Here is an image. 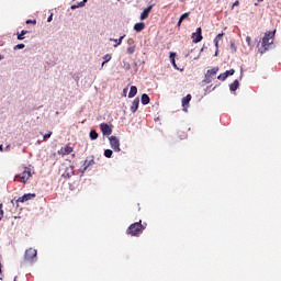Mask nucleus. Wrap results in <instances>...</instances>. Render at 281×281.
I'll return each instance as SVG.
<instances>
[{"label": "nucleus", "mask_w": 281, "mask_h": 281, "mask_svg": "<svg viewBox=\"0 0 281 281\" xmlns=\"http://www.w3.org/2000/svg\"><path fill=\"white\" fill-rule=\"evenodd\" d=\"M13 49H25V44H18L13 47Z\"/></svg>", "instance_id": "obj_32"}, {"label": "nucleus", "mask_w": 281, "mask_h": 281, "mask_svg": "<svg viewBox=\"0 0 281 281\" xmlns=\"http://www.w3.org/2000/svg\"><path fill=\"white\" fill-rule=\"evenodd\" d=\"M33 24V25H36V20H27L26 21V25H30V24Z\"/></svg>", "instance_id": "obj_35"}, {"label": "nucleus", "mask_w": 281, "mask_h": 281, "mask_svg": "<svg viewBox=\"0 0 281 281\" xmlns=\"http://www.w3.org/2000/svg\"><path fill=\"white\" fill-rule=\"evenodd\" d=\"M240 87V82H238V79H236L233 83L229 85L231 91H236Z\"/></svg>", "instance_id": "obj_20"}, {"label": "nucleus", "mask_w": 281, "mask_h": 281, "mask_svg": "<svg viewBox=\"0 0 281 281\" xmlns=\"http://www.w3.org/2000/svg\"><path fill=\"white\" fill-rule=\"evenodd\" d=\"M215 56H218V49L216 48Z\"/></svg>", "instance_id": "obj_42"}, {"label": "nucleus", "mask_w": 281, "mask_h": 281, "mask_svg": "<svg viewBox=\"0 0 281 281\" xmlns=\"http://www.w3.org/2000/svg\"><path fill=\"white\" fill-rule=\"evenodd\" d=\"M262 1H265V0H258L259 3H262Z\"/></svg>", "instance_id": "obj_43"}, {"label": "nucleus", "mask_w": 281, "mask_h": 281, "mask_svg": "<svg viewBox=\"0 0 281 281\" xmlns=\"http://www.w3.org/2000/svg\"><path fill=\"white\" fill-rule=\"evenodd\" d=\"M223 36H225V33L217 34L214 38V43H221V41H223Z\"/></svg>", "instance_id": "obj_27"}, {"label": "nucleus", "mask_w": 281, "mask_h": 281, "mask_svg": "<svg viewBox=\"0 0 281 281\" xmlns=\"http://www.w3.org/2000/svg\"><path fill=\"white\" fill-rule=\"evenodd\" d=\"M0 60H3V56L0 55Z\"/></svg>", "instance_id": "obj_44"}, {"label": "nucleus", "mask_w": 281, "mask_h": 281, "mask_svg": "<svg viewBox=\"0 0 281 281\" xmlns=\"http://www.w3.org/2000/svg\"><path fill=\"white\" fill-rule=\"evenodd\" d=\"M0 150L1 153H3V145H0Z\"/></svg>", "instance_id": "obj_41"}, {"label": "nucleus", "mask_w": 281, "mask_h": 281, "mask_svg": "<svg viewBox=\"0 0 281 281\" xmlns=\"http://www.w3.org/2000/svg\"><path fill=\"white\" fill-rule=\"evenodd\" d=\"M32 177V168L24 167L23 171L15 176L14 181H21V183H27Z\"/></svg>", "instance_id": "obj_3"}, {"label": "nucleus", "mask_w": 281, "mask_h": 281, "mask_svg": "<svg viewBox=\"0 0 281 281\" xmlns=\"http://www.w3.org/2000/svg\"><path fill=\"white\" fill-rule=\"evenodd\" d=\"M110 146H111V148H113V150L115 153H120V150H122L120 148V139L116 136H111L110 137Z\"/></svg>", "instance_id": "obj_7"}, {"label": "nucleus", "mask_w": 281, "mask_h": 281, "mask_svg": "<svg viewBox=\"0 0 281 281\" xmlns=\"http://www.w3.org/2000/svg\"><path fill=\"white\" fill-rule=\"evenodd\" d=\"M240 5V1L236 0L233 5H232V10H234V8Z\"/></svg>", "instance_id": "obj_34"}, {"label": "nucleus", "mask_w": 281, "mask_h": 281, "mask_svg": "<svg viewBox=\"0 0 281 281\" xmlns=\"http://www.w3.org/2000/svg\"><path fill=\"white\" fill-rule=\"evenodd\" d=\"M32 199H36V193H25L16 200V203H26V201H32Z\"/></svg>", "instance_id": "obj_8"}, {"label": "nucleus", "mask_w": 281, "mask_h": 281, "mask_svg": "<svg viewBox=\"0 0 281 281\" xmlns=\"http://www.w3.org/2000/svg\"><path fill=\"white\" fill-rule=\"evenodd\" d=\"M144 229H146V224H142V220H139V222L128 226L126 234L128 236H142V234H144Z\"/></svg>", "instance_id": "obj_2"}, {"label": "nucleus", "mask_w": 281, "mask_h": 281, "mask_svg": "<svg viewBox=\"0 0 281 281\" xmlns=\"http://www.w3.org/2000/svg\"><path fill=\"white\" fill-rule=\"evenodd\" d=\"M37 255H38V251L36 249L29 248L25 251L24 258L26 262H33Z\"/></svg>", "instance_id": "obj_4"}, {"label": "nucleus", "mask_w": 281, "mask_h": 281, "mask_svg": "<svg viewBox=\"0 0 281 281\" xmlns=\"http://www.w3.org/2000/svg\"><path fill=\"white\" fill-rule=\"evenodd\" d=\"M232 48L236 52V46L234 44H232Z\"/></svg>", "instance_id": "obj_40"}, {"label": "nucleus", "mask_w": 281, "mask_h": 281, "mask_svg": "<svg viewBox=\"0 0 281 281\" xmlns=\"http://www.w3.org/2000/svg\"><path fill=\"white\" fill-rule=\"evenodd\" d=\"M3 204L0 203V221L3 218Z\"/></svg>", "instance_id": "obj_33"}, {"label": "nucleus", "mask_w": 281, "mask_h": 281, "mask_svg": "<svg viewBox=\"0 0 281 281\" xmlns=\"http://www.w3.org/2000/svg\"><path fill=\"white\" fill-rule=\"evenodd\" d=\"M53 18H54V15L50 14V15L47 18V22H48V23H52Z\"/></svg>", "instance_id": "obj_38"}, {"label": "nucleus", "mask_w": 281, "mask_h": 281, "mask_svg": "<svg viewBox=\"0 0 281 281\" xmlns=\"http://www.w3.org/2000/svg\"><path fill=\"white\" fill-rule=\"evenodd\" d=\"M29 33V31H25V30H23V31H21V33H18V41H23L25 37V34H27Z\"/></svg>", "instance_id": "obj_25"}, {"label": "nucleus", "mask_w": 281, "mask_h": 281, "mask_svg": "<svg viewBox=\"0 0 281 281\" xmlns=\"http://www.w3.org/2000/svg\"><path fill=\"white\" fill-rule=\"evenodd\" d=\"M246 43H247L248 45H251V37L247 36V37H246Z\"/></svg>", "instance_id": "obj_37"}, {"label": "nucleus", "mask_w": 281, "mask_h": 281, "mask_svg": "<svg viewBox=\"0 0 281 281\" xmlns=\"http://www.w3.org/2000/svg\"><path fill=\"white\" fill-rule=\"evenodd\" d=\"M137 95V88L135 86H132L128 92V98H135Z\"/></svg>", "instance_id": "obj_21"}, {"label": "nucleus", "mask_w": 281, "mask_h": 281, "mask_svg": "<svg viewBox=\"0 0 281 281\" xmlns=\"http://www.w3.org/2000/svg\"><path fill=\"white\" fill-rule=\"evenodd\" d=\"M225 74H226V77L229 78V76H234V74H236V70L234 69L226 70Z\"/></svg>", "instance_id": "obj_31"}, {"label": "nucleus", "mask_w": 281, "mask_h": 281, "mask_svg": "<svg viewBox=\"0 0 281 281\" xmlns=\"http://www.w3.org/2000/svg\"><path fill=\"white\" fill-rule=\"evenodd\" d=\"M127 43L130 45L127 47V54H135V41H133V38H130Z\"/></svg>", "instance_id": "obj_15"}, {"label": "nucleus", "mask_w": 281, "mask_h": 281, "mask_svg": "<svg viewBox=\"0 0 281 281\" xmlns=\"http://www.w3.org/2000/svg\"><path fill=\"white\" fill-rule=\"evenodd\" d=\"M57 153L58 155H61V157H65V155H71V153H74V147L66 145L61 147Z\"/></svg>", "instance_id": "obj_9"}, {"label": "nucleus", "mask_w": 281, "mask_h": 281, "mask_svg": "<svg viewBox=\"0 0 281 281\" xmlns=\"http://www.w3.org/2000/svg\"><path fill=\"white\" fill-rule=\"evenodd\" d=\"M216 49H218V42H214Z\"/></svg>", "instance_id": "obj_39"}, {"label": "nucleus", "mask_w": 281, "mask_h": 281, "mask_svg": "<svg viewBox=\"0 0 281 281\" xmlns=\"http://www.w3.org/2000/svg\"><path fill=\"white\" fill-rule=\"evenodd\" d=\"M217 80H221L222 82H225V80H227L226 72H223V74L218 75Z\"/></svg>", "instance_id": "obj_29"}, {"label": "nucleus", "mask_w": 281, "mask_h": 281, "mask_svg": "<svg viewBox=\"0 0 281 281\" xmlns=\"http://www.w3.org/2000/svg\"><path fill=\"white\" fill-rule=\"evenodd\" d=\"M49 137H52V132H49L48 134H45V135H44V140H45V139H49Z\"/></svg>", "instance_id": "obj_36"}, {"label": "nucleus", "mask_w": 281, "mask_h": 281, "mask_svg": "<svg viewBox=\"0 0 281 281\" xmlns=\"http://www.w3.org/2000/svg\"><path fill=\"white\" fill-rule=\"evenodd\" d=\"M100 128L103 135H111L113 133V128H111L106 123H101Z\"/></svg>", "instance_id": "obj_10"}, {"label": "nucleus", "mask_w": 281, "mask_h": 281, "mask_svg": "<svg viewBox=\"0 0 281 281\" xmlns=\"http://www.w3.org/2000/svg\"><path fill=\"white\" fill-rule=\"evenodd\" d=\"M192 100V94H187L184 98H182V106L183 111H188V106H190V101Z\"/></svg>", "instance_id": "obj_12"}, {"label": "nucleus", "mask_w": 281, "mask_h": 281, "mask_svg": "<svg viewBox=\"0 0 281 281\" xmlns=\"http://www.w3.org/2000/svg\"><path fill=\"white\" fill-rule=\"evenodd\" d=\"M104 157H106L108 159H111V157H113V150H111V149H105V151H104Z\"/></svg>", "instance_id": "obj_28"}, {"label": "nucleus", "mask_w": 281, "mask_h": 281, "mask_svg": "<svg viewBox=\"0 0 281 281\" xmlns=\"http://www.w3.org/2000/svg\"><path fill=\"white\" fill-rule=\"evenodd\" d=\"M203 30L201 27H198L195 33H192L191 38L192 43H201L203 41Z\"/></svg>", "instance_id": "obj_6"}, {"label": "nucleus", "mask_w": 281, "mask_h": 281, "mask_svg": "<svg viewBox=\"0 0 281 281\" xmlns=\"http://www.w3.org/2000/svg\"><path fill=\"white\" fill-rule=\"evenodd\" d=\"M140 101H142V104H144V105L150 104V97H148V94L144 93L140 97Z\"/></svg>", "instance_id": "obj_19"}, {"label": "nucleus", "mask_w": 281, "mask_h": 281, "mask_svg": "<svg viewBox=\"0 0 281 281\" xmlns=\"http://www.w3.org/2000/svg\"><path fill=\"white\" fill-rule=\"evenodd\" d=\"M61 177H64V179H71V177H74V167H66L64 173H61Z\"/></svg>", "instance_id": "obj_11"}, {"label": "nucleus", "mask_w": 281, "mask_h": 281, "mask_svg": "<svg viewBox=\"0 0 281 281\" xmlns=\"http://www.w3.org/2000/svg\"><path fill=\"white\" fill-rule=\"evenodd\" d=\"M150 12H153V4L149 5L148 8H146V9L140 13V20H142V21H146V19H147L148 15L150 14Z\"/></svg>", "instance_id": "obj_13"}, {"label": "nucleus", "mask_w": 281, "mask_h": 281, "mask_svg": "<svg viewBox=\"0 0 281 281\" xmlns=\"http://www.w3.org/2000/svg\"><path fill=\"white\" fill-rule=\"evenodd\" d=\"M176 56H177V54L170 53V60H171L172 66L175 67V69H179V67H177V61L175 60Z\"/></svg>", "instance_id": "obj_24"}, {"label": "nucleus", "mask_w": 281, "mask_h": 281, "mask_svg": "<svg viewBox=\"0 0 281 281\" xmlns=\"http://www.w3.org/2000/svg\"><path fill=\"white\" fill-rule=\"evenodd\" d=\"M112 56L111 54H106L104 57H103V63L101 65V67H104V65H106V63H109L111 60Z\"/></svg>", "instance_id": "obj_26"}, {"label": "nucleus", "mask_w": 281, "mask_h": 281, "mask_svg": "<svg viewBox=\"0 0 281 281\" xmlns=\"http://www.w3.org/2000/svg\"><path fill=\"white\" fill-rule=\"evenodd\" d=\"M273 38H276V31L265 34L261 42V48H259L260 54L268 52L271 45H273Z\"/></svg>", "instance_id": "obj_1"}, {"label": "nucleus", "mask_w": 281, "mask_h": 281, "mask_svg": "<svg viewBox=\"0 0 281 281\" xmlns=\"http://www.w3.org/2000/svg\"><path fill=\"white\" fill-rule=\"evenodd\" d=\"M95 165V160L93 159V156H91L90 159H86L83 162V172L87 171L88 168H90V166Z\"/></svg>", "instance_id": "obj_14"}, {"label": "nucleus", "mask_w": 281, "mask_h": 281, "mask_svg": "<svg viewBox=\"0 0 281 281\" xmlns=\"http://www.w3.org/2000/svg\"><path fill=\"white\" fill-rule=\"evenodd\" d=\"M216 74H218V67H214L207 70L204 77V82H206V85H210V82H212V78H214Z\"/></svg>", "instance_id": "obj_5"}, {"label": "nucleus", "mask_w": 281, "mask_h": 281, "mask_svg": "<svg viewBox=\"0 0 281 281\" xmlns=\"http://www.w3.org/2000/svg\"><path fill=\"white\" fill-rule=\"evenodd\" d=\"M137 109H139V98L134 99L131 105L132 113H137Z\"/></svg>", "instance_id": "obj_16"}, {"label": "nucleus", "mask_w": 281, "mask_h": 281, "mask_svg": "<svg viewBox=\"0 0 281 281\" xmlns=\"http://www.w3.org/2000/svg\"><path fill=\"white\" fill-rule=\"evenodd\" d=\"M146 27V23L139 22L134 25L135 32H142Z\"/></svg>", "instance_id": "obj_18"}, {"label": "nucleus", "mask_w": 281, "mask_h": 281, "mask_svg": "<svg viewBox=\"0 0 281 281\" xmlns=\"http://www.w3.org/2000/svg\"><path fill=\"white\" fill-rule=\"evenodd\" d=\"M98 138V132L95 130L90 131V139H97Z\"/></svg>", "instance_id": "obj_30"}, {"label": "nucleus", "mask_w": 281, "mask_h": 281, "mask_svg": "<svg viewBox=\"0 0 281 281\" xmlns=\"http://www.w3.org/2000/svg\"><path fill=\"white\" fill-rule=\"evenodd\" d=\"M126 35H122L119 40L115 38H110L111 42L116 43V45H114V47H117L119 45H122V41H124V37Z\"/></svg>", "instance_id": "obj_23"}, {"label": "nucleus", "mask_w": 281, "mask_h": 281, "mask_svg": "<svg viewBox=\"0 0 281 281\" xmlns=\"http://www.w3.org/2000/svg\"><path fill=\"white\" fill-rule=\"evenodd\" d=\"M85 3H87V0H82L81 2H78L77 4H72L70 9L77 10V8H85Z\"/></svg>", "instance_id": "obj_22"}, {"label": "nucleus", "mask_w": 281, "mask_h": 281, "mask_svg": "<svg viewBox=\"0 0 281 281\" xmlns=\"http://www.w3.org/2000/svg\"><path fill=\"white\" fill-rule=\"evenodd\" d=\"M189 18H190V12L183 13L178 21V24H177L178 27H181V24L183 23V21H186V19H189Z\"/></svg>", "instance_id": "obj_17"}]
</instances>
